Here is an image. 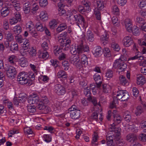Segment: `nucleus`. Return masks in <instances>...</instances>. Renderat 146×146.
Returning a JSON list of instances; mask_svg holds the SVG:
<instances>
[{
    "instance_id": "38",
    "label": "nucleus",
    "mask_w": 146,
    "mask_h": 146,
    "mask_svg": "<svg viewBox=\"0 0 146 146\" xmlns=\"http://www.w3.org/2000/svg\"><path fill=\"white\" fill-rule=\"evenodd\" d=\"M82 4L86 7L87 11L90 12L91 11V8L90 6V3L88 0H83Z\"/></svg>"
},
{
    "instance_id": "23",
    "label": "nucleus",
    "mask_w": 146,
    "mask_h": 146,
    "mask_svg": "<svg viewBox=\"0 0 146 146\" xmlns=\"http://www.w3.org/2000/svg\"><path fill=\"white\" fill-rule=\"evenodd\" d=\"M31 6V2H27L24 4L23 10L25 14H28L30 13Z\"/></svg>"
},
{
    "instance_id": "52",
    "label": "nucleus",
    "mask_w": 146,
    "mask_h": 146,
    "mask_svg": "<svg viewBox=\"0 0 146 146\" xmlns=\"http://www.w3.org/2000/svg\"><path fill=\"white\" fill-rule=\"evenodd\" d=\"M132 30V31L131 32H132L134 35L135 36L139 35V31L138 27L137 26L135 25L133 26Z\"/></svg>"
},
{
    "instance_id": "56",
    "label": "nucleus",
    "mask_w": 146,
    "mask_h": 146,
    "mask_svg": "<svg viewBox=\"0 0 146 146\" xmlns=\"http://www.w3.org/2000/svg\"><path fill=\"white\" fill-rule=\"evenodd\" d=\"M36 107L35 105H29L27 107L28 111L31 113H34L36 111Z\"/></svg>"
},
{
    "instance_id": "37",
    "label": "nucleus",
    "mask_w": 146,
    "mask_h": 146,
    "mask_svg": "<svg viewBox=\"0 0 146 146\" xmlns=\"http://www.w3.org/2000/svg\"><path fill=\"white\" fill-rule=\"evenodd\" d=\"M86 37L88 40L90 42H92L94 40V35L93 33L90 30L87 31Z\"/></svg>"
},
{
    "instance_id": "60",
    "label": "nucleus",
    "mask_w": 146,
    "mask_h": 146,
    "mask_svg": "<svg viewBox=\"0 0 146 146\" xmlns=\"http://www.w3.org/2000/svg\"><path fill=\"white\" fill-rule=\"evenodd\" d=\"M25 133L27 134H31L33 133V131L31 129L28 127H26L24 129Z\"/></svg>"
},
{
    "instance_id": "63",
    "label": "nucleus",
    "mask_w": 146,
    "mask_h": 146,
    "mask_svg": "<svg viewBox=\"0 0 146 146\" xmlns=\"http://www.w3.org/2000/svg\"><path fill=\"white\" fill-rule=\"evenodd\" d=\"M6 38L8 41L10 42L13 40V37L11 33H9L6 35Z\"/></svg>"
},
{
    "instance_id": "26",
    "label": "nucleus",
    "mask_w": 146,
    "mask_h": 146,
    "mask_svg": "<svg viewBox=\"0 0 146 146\" xmlns=\"http://www.w3.org/2000/svg\"><path fill=\"white\" fill-rule=\"evenodd\" d=\"M31 4V11L32 13L34 14L38 10L39 6L37 3L33 2H30Z\"/></svg>"
},
{
    "instance_id": "16",
    "label": "nucleus",
    "mask_w": 146,
    "mask_h": 146,
    "mask_svg": "<svg viewBox=\"0 0 146 146\" xmlns=\"http://www.w3.org/2000/svg\"><path fill=\"white\" fill-rule=\"evenodd\" d=\"M123 46L125 47H129L133 43L132 38L130 36H126L124 37L122 40Z\"/></svg>"
},
{
    "instance_id": "27",
    "label": "nucleus",
    "mask_w": 146,
    "mask_h": 146,
    "mask_svg": "<svg viewBox=\"0 0 146 146\" xmlns=\"http://www.w3.org/2000/svg\"><path fill=\"white\" fill-rule=\"evenodd\" d=\"M125 129H128L129 131H131L133 132H137L138 131V128L137 127L135 126L133 124L131 125L130 123L129 124H127L125 126Z\"/></svg>"
},
{
    "instance_id": "10",
    "label": "nucleus",
    "mask_w": 146,
    "mask_h": 146,
    "mask_svg": "<svg viewBox=\"0 0 146 146\" xmlns=\"http://www.w3.org/2000/svg\"><path fill=\"white\" fill-rule=\"evenodd\" d=\"M116 96L117 99L121 100V101L127 100L129 97L127 91L123 90L118 91L116 93Z\"/></svg>"
},
{
    "instance_id": "5",
    "label": "nucleus",
    "mask_w": 146,
    "mask_h": 146,
    "mask_svg": "<svg viewBox=\"0 0 146 146\" xmlns=\"http://www.w3.org/2000/svg\"><path fill=\"white\" fill-rule=\"evenodd\" d=\"M74 47H72L70 50L71 53L73 55L79 54L83 52H88L89 51V48L88 45L82 44L75 46L73 44Z\"/></svg>"
},
{
    "instance_id": "15",
    "label": "nucleus",
    "mask_w": 146,
    "mask_h": 146,
    "mask_svg": "<svg viewBox=\"0 0 146 146\" xmlns=\"http://www.w3.org/2000/svg\"><path fill=\"white\" fill-rule=\"evenodd\" d=\"M54 90L58 95H64L66 92L65 88L60 84L55 86Z\"/></svg>"
},
{
    "instance_id": "54",
    "label": "nucleus",
    "mask_w": 146,
    "mask_h": 146,
    "mask_svg": "<svg viewBox=\"0 0 146 146\" xmlns=\"http://www.w3.org/2000/svg\"><path fill=\"white\" fill-rule=\"evenodd\" d=\"M38 79L40 82L42 81L46 82L49 80V78L46 75H42L39 77Z\"/></svg>"
},
{
    "instance_id": "2",
    "label": "nucleus",
    "mask_w": 146,
    "mask_h": 146,
    "mask_svg": "<svg viewBox=\"0 0 146 146\" xmlns=\"http://www.w3.org/2000/svg\"><path fill=\"white\" fill-rule=\"evenodd\" d=\"M27 101L30 104L35 105L38 104V107L40 110H44L47 112L51 111L50 108L46 107L44 105L48 102L46 96H44L41 99H40L37 95L33 94L29 96Z\"/></svg>"
},
{
    "instance_id": "35",
    "label": "nucleus",
    "mask_w": 146,
    "mask_h": 146,
    "mask_svg": "<svg viewBox=\"0 0 146 146\" xmlns=\"http://www.w3.org/2000/svg\"><path fill=\"white\" fill-rule=\"evenodd\" d=\"M10 47V50L13 52L15 53L19 50L18 44L15 42L12 43Z\"/></svg>"
},
{
    "instance_id": "34",
    "label": "nucleus",
    "mask_w": 146,
    "mask_h": 146,
    "mask_svg": "<svg viewBox=\"0 0 146 146\" xmlns=\"http://www.w3.org/2000/svg\"><path fill=\"white\" fill-rule=\"evenodd\" d=\"M29 54L31 57H34L36 56V50L35 47L31 46H29Z\"/></svg>"
},
{
    "instance_id": "11",
    "label": "nucleus",
    "mask_w": 146,
    "mask_h": 146,
    "mask_svg": "<svg viewBox=\"0 0 146 146\" xmlns=\"http://www.w3.org/2000/svg\"><path fill=\"white\" fill-rule=\"evenodd\" d=\"M113 66L115 68L121 71H124L127 68V65L120 59L116 60L113 63Z\"/></svg>"
},
{
    "instance_id": "31",
    "label": "nucleus",
    "mask_w": 146,
    "mask_h": 146,
    "mask_svg": "<svg viewBox=\"0 0 146 146\" xmlns=\"http://www.w3.org/2000/svg\"><path fill=\"white\" fill-rule=\"evenodd\" d=\"M12 5L17 11H19L21 9L20 4L17 0H12Z\"/></svg>"
},
{
    "instance_id": "40",
    "label": "nucleus",
    "mask_w": 146,
    "mask_h": 146,
    "mask_svg": "<svg viewBox=\"0 0 146 146\" xmlns=\"http://www.w3.org/2000/svg\"><path fill=\"white\" fill-rule=\"evenodd\" d=\"M57 76L58 78H64L65 79H67L68 78L65 72L62 70L58 71L57 74Z\"/></svg>"
},
{
    "instance_id": "47",
    "label": "nucleus",
    "mask_w": 146,
    "mask_h": 146,
    "mask_svg": "<svg viewBox=\"0 0 146 146\" xmlns=\"http://www.w3.org/2000/svg\"><path fill=\"white\" fill-rule=\"evenodd\" d=\"M111 12L114 15H119V9L117 6H113L112 8Z\"/></svg>"
},
{
    "instance_id": "24",
    "label": "nucleus",
    "mask_w": 146,
    "mask_h": 146,
    "mask_svg": "<svg viewBox=\"0 0 146 146\" xmlns=\"http://www.w3.org/2000/svg\"><path fill=\"white\" fill-rule=\"evenodd\" d=\"M29 46H22L20 50L21 54L24 56H27L29 54Z\"/></svg>"
},
{
    "instance_id": "42",
    "label": "nucleus",
    "mask_w": 146,
    "mask_h": 146,
    "mask_svg": "<svg viewBox=\"0 0 146 146\" xmlns=\"http://www.w3.org/2000/svg\"><path fill=\"white\" fill-rule=\"evenodd\" d=\"M40 58H42L45 60L47 59L49 57L48 52L46 51H44L42 53L40 52L39 55Z\"/></svg>"
},
{
    "instance_id": "45",
    "label": "nucleus",
    "mask_w": 146,
    "mask_h": 146,
    "mask_svg": "<svg viewBox=\"0 0 146 146\" xmlns=\"http://www.w3.org/2000/svg\"><path fill=\"white\" fill-rule=\"evenodd\" d=\"M18 59L19 58L17 56L14 55H11L9 57L8 60L10 63L13 64L15 62H17Z\"/></svg>"
},
{
    "instance_id": "59",
    "label": "nucleus",
    "mask_w": 146,
    "mask_h": 146,
    "mask_svg": "<svg viewBox=\"0 0 146 146\" xmlns=\"http://www.w3.org/2000/svg\"><path fill=\"white\" fill-rule=\"evenodd\" d=\"M112 22L114 25L118 27L119 25V23L118 21L117 18L115 17H113L111 18Z\"/></svg>"
},
{
    "instance_id": "36",
    "label": "nucleus",
    "mask_w": 146,
    "mask_h": 146,
    "mask_svg": "<svg viewBox=\"0 0 146 146\" xmlns=\"http://www.w3.org/2000/svg\"><path fill=\"white\" fill-rule=\"evenodd\" d=\"M58 24V22L55 19H53L50 21L49 22V26L51 29H54L56 27Z\"/></svg>"
},
{
    "instance_id": "17",
    "label": "nucleus",
    "mask_w": 146,
    "mask_h": 146,
    "mask_svg": "<svg viewBox=\"0 0 146 146\" xmlns=\"http://www.w3.org/2000/svg\"><path fill=\"white\" fill-rule=\"evenodd\" d=\"M114 136L113 133H109L106 136L107 143L108 146H115L113 139Z\"/></svg>"
},
{
    "instance_id": "46",
    "label": "nucleus",
    "mask_w": 146,
    "mask_h": 146,
    "mask_svg": "<svg viewBox=\"0 0 146 146\" xmlns=\"http://www.w3.org/2000/svg\"><path fill=\"white\" fill-rule=\"evenodd\" d=\"M67 28V26L65 23L60 24L56 29V31L59 33L64 30Z\"/></svg>"
},
{
    "instance_id": "43",
    "label": "nucleus",
    "mask_w": 146,
    "mask_h": 146,
    "mask_svg": "<svg viewBox=\"0 0 146 146\" xmlns=\"http://www.w3.org/2000/svg\"><path fill=\"white\" fill-rule=\"evenodd\" d=\"M119 83L123 85H125L128 83V81L125 77L122 75L120 76L119 79Z\"/></svg>"
},
{
    "instance_id": "41",
    "label": "nucleus",
    "mask_w": 146,
    "mask_h": 146,
    "mask_svg": "<svg viewBox=\"0 0 146 146\" xmlns=\"http://www.w3.org/2000/svg\"><path fill=\"white\" fill-rule=\"evenodd\" d=\"M93 78L96 83L98 82L99 86H101L102 81H101V77L100 75L97 73H96L93 76Z\"/></svg>"
},
{
    "instance_id": "50",
    "label": "nucleus",
    "mask_w": 146,
    "mask_h": 146,
    "mask_svg": "<svg viewBox=\"0 0 146 146\" xmlns=\"http://www.w3.org/2000/svg\"><path fill=\"white\" fill-rule=\"evenodd\" d=\"M43 140L46 143L50 142L52 140V137L50 135L44 134L43 136Z\"/></svg>"
},
{
    "instance_id": "20",
    "label": "nucleus",
    "mask_w": 146,
    "mask_h": 146,
    "mask_svg": "<svg viewBox=\"0 0 146 146\" xmlns=\"http://www.w3.org/2000/svg\"><path fill=\"white\" fill-rule=\"evenodd\" d=\"M17 62L22 67L26 66H27L28 64V61L27 59L24 57H22L20 58H19Z\"/></svg>"
},
{
    "instance_id": "4",
    "label": "nucleus",
    "mask_w": 146,
    "mask_h": 146,
    "mask_svg": "<svg viewBox=\"0 0 146 146\" xmlns=\"http://www.w3.org/2000/svg\"><path fill=\"white\" fill-rule=\"evenodd\" d=\"M35 78V75L33 72L31 73L29 75L27 73L24 72H20L18 75L17 80L19 84H26L29 82L30 78L31 80H33Z\"/></svg>"
},
{
    "instance_id": "61",
    "label": "nucleus",
    "mask_w": 146,
    "mask_h": 146,
    "mask_svg": "<svg viewBox=\"0 0 146 146\" xmlns=\"http://www.w3.org/2000/svg\"><path fill=\"white\" fill-rule=\"evenodd\" d=\"M26 95L24 93L20 94L19 96V100L23 102L25 101L26 99Z\"/></svg>"
},
{
    "instance_id": "29",
    "label": "nucleus",
    "mask_w": 146,
    "mask_h": 146,
    "mask_svg": "<svg viewBox=\"0 0 146 146\" xmlns=\"http://www.w3.org/2000/svg\"><path fill=\"white\" fill-rule=\"evenodd\" d=\"M104 56L106 58H110L111 56V54L110 49L107 47H104L103 50Z\"/></svg>"
},
{
    "instance_id": "62",
    "label": "nucleus",
    "mask_w": 146,
    "mask_h": 146,
    "mask_svg": "<svg viewBox=\"0 0 146 146\" xmlns=\"http://www.w3.org/2000/svg\"><path fill=\"white\" fill-rule=\"evenodd\" d=\"M135 21L137 23L141 24L145 22V20L140 16H138L136 18Z\"/></svg>"
},
{
    "instance_id": "8",
    "label": "nucleus",
    "mask_w": 146,
    "mask_h": 146,
    "mask_svg": "<svg viewBox=\"0 0 146 146\" xmlns=\"http://www.w3.org/2000/svg\"><path fill=\"white\" fill-rule=\"evenodd\" d=\"M21 17L19 12H16L12 15L9 19V24L11 25H15L21 21Z\"/></svg>"
},
{
    "instance_id": "44",
    "label": "nucleus",
    "mask_w": 146,
    "mask_h": 146,
    "mask_svg": "<svg viewBox=\"0 0 146 146\" xmlns=\"http://www.w3.org/2000/svg\"><path fill=\"white\" fill-rule=\"evenodd\" d=\"M97 7L95 9H98L99 11H102L104 8V2L101 0H98L97 1Z\"/></svg>"
},
{
    "instance_id": "1",
    "label": "nucleus",
    "mask_w": 146,
    "mask_h": 146,
    "mask_svg": "<svg viewBox=\"0 0 146 146\" xmlns=\"http://www.w3.org/2000/svg\"><path fill=\"white\" fill-rule=\"evenodd\" d=\"M65 5L61 3H58V14L60 16L66 15L68 16L70 23L73 24L74 21L78 24H80L82 27H85L86 23L83 17L80 14L73 15V14H76L77 13L76 10L74 9H71L68 10L66 13V11L63 8Z\"/></svg>"
},
{
    "instance_id": "39",
    "label": "nucleus",
    "mask_w": 146,
    "mask_h": 146,
    "mask_svg": "<svg viewBox=\"0 0 146 146\" xmlns=\"http://www.w3.org/2000/svg\"><path fill=\"white\" fill-rule=\"evenodd\" d=\"M108 37L107 34L106 33H105L104 34L102 35L101 36L100 38L101 40L104 45H105L108 43Z\"/></svg>"
},
{
    "instance_id": "7",
    "label": "nucleus",
    "mask_w": 146,
    "mask_h": 146,
    "mask_svg": "<svg viewBox=\"0 0 146 146\" xmlns=\"http://www.w3.org/2000/svg\"><path fill=\"white\" fill-rule=\"evenodd\" d=\"M26 28L33 37L36 38L38 37V34L35 30V25L32 22H28L26 24Z\"/></svg>"
},
{
    "instance_id": "55",
    "label": "nucleus",
    "mask_w": 146,
    "mask_h": 146,
    "mask_svg": "<svg viewBox=\"0 0 146 146\" xmlns=\"http://www.w3.org/2000/svg\"><path fill=\"white\" fill-rule=\"evenodd\" d=\"M103 86V91L104 93H108L111 89V87L110 86L107 84H104Z\"/></svg>"
},
{
    "instance_id": "3",
    "label": "nucleus",
    "mask_w": 146,
    "mask_h": 146,
    "mask_svg": "<svg viewBox=\"0 0 146 146\" xmlns=\"http://www.w3.org/2000/svg\"><path fill=\"white\" fill-rule=\"evenodd\" d=\"M113 118L114 123L109 125V129L110 132H114L116 136H118L121 134V129L119 126L115 125V124L120 123L122 118L119 115L114 116Z\"/></svg>"
},
{
    "instance_id": "58",
    "label": "nucleus",
    "mask_w": 146,
    "mask_h": 146,
    "mask_svg": "<svg viewBox=\"0 0 146 146\" xmlns=\"http://www.w3.org/2000/svg\"><path fill=\"white\" fill-rule=\"evenodd\" d=\"M40 6L42 7H44L48 4L47 0H40L39 2Z\"/></svg>"
},
{
    "instance_id": "12",
    "label": "nucleus",
    "mask_w": 146,
    "mask_h": 146,
    "mask_svg": "<svg viewBox=\"0 0 146 146\" xmlns=\"http://www.w3.org/2000/svg\"><path fill=\"white\" fill-rule=\"evenodd\" d=\"M121 23L122 25L125 26L127 31L131 32L133 27L131 19L128 18H126L122 20Z\"/></svg>"
},
{
    "instance_id": "33",
    "label": "nucleus",
    "mask_w": 146,
    "mask_h": 146,
    "mask_svg": "<svg viewBox=\"0 0 146 146\" xmlns=\"http://www.w3.org/2000/svg\"><path fill=\"white\" fill-rule=\"evenodd\" d=\"M137 59H138L139 60H143V57L141 55H140V53L139 52L135 56L129 58L128 60V61H129L130 60H135Z\"/></svg>"
},
{
    "instance_id": "51",
    "label": "nucleus",
    "mask_w": 146,
    "mask_h": 146,
    "mask_svg": "<svg viewBox=\"0 0 146 146\" xmlns=\"http://www.w3.org/2000/svg\"><path fill=\"white\" fill-rule=\"evenodd\" d=\"M100 11L98 10V9H95L94 10V14L95 15L97 19L99 20L101 19V13Z\"/></svg>"
},
{
    "instance_id": "9",
    "label": "nucleus",
    "mask_w": 146,
    "mask_h": 146,
    "mask_svg": "<svg viewBox=\"0 0 146 146\" xmlns=\"http://www.w3.org/2000/svg\"><path fill=\"white\" fill-rule=\"evenodd\" d=\"M5 69L8 77L11 79L14 78L17 74L15 68L11 66L8 65L5 68Z\"/></svg>"
},
{
    "instance_id": "21",
    "label": "nucleus",
    "mask_w": 146,
    "mask_h": 146,
    "mask_svg": "<svg viewBox=\"0 0 146 146\" xmlns=\"http://www.w3.org/2000/svg\"><path fill=\"white\" fill-rule=\"evenodd\" d=\"M70 115L71 118L73 119H77L79 118L81 116V114L80 112V111H72L70 113Z\"/></svg>"
},
{
    "instance_id": "25",
    "label": "nucleus",
    "mask_w": 146,
    "mask_h": 146,
    "mask_svg": "<svg viewBox=\"0 0 146 146\" xmlns=\"http://www.w3.org/2000/svg\"><path fill=\"white\" fill-rule=\"evenodd\" d=\"M126 139L130 142H133L137 139V135L134 134H130L127 135Z\"/></svg>"
},
{
    "instance_id": "22",
    "label": "nucleus",
    "mask_w": 146,
    "mask_h": 146,
    "mask_svg": "<svg viewBox=\"0 0 146 146\" xmlns=\"http://www.w3.org/2000/svg\"><path fill=\"white\" fill-rule=\"evenodd\" d=\"M22 30V27L18 25L14 26L12 29L13 32L16 35H18L21 33Z\"/></svg>"
},
{
    "instance_id": "30",
    "label": "nucleus",
    "mask_w": 146,
    "mask_h": 146,
    "mask_svg": "<svg viewBox=\"0 0 146 146\" xmlns=\"http://www.w3.org/2000/svg\"><path fill=\"white\" fill-rule=\"evenodd\" d=\"M97 86H96L94 85V84L93 83L91 84L90 85V87L91 88L92 90V92L94 95L96 94V93L98 92H99L100 90L99 87L100 86H99L98 84H97ZM99 93H100V92H98Z\"/></svg>"
},
{
    "instance_id": "49",
    "label": "nucleus",
    "mask_w": 146,
    "mask_h": 146,
    "mask_svg": "<svg viewBox=\"0 0 146 146\" xmlns=\"http://www.w3.org/2000/svg\"><path fill=\"white\" fill-rule=\"evenodd\" d=\"M91 88L89 87H87L84 88V92L85 96L88 98L90 96L91 92L90 91Z\"/></svg>"
},
{
    "instance_id": "32",
    "label": "nucleus",
    "mask_w": 146,
    "mask_h": 146,
    "mask_svg": "<svg viewBox=\"0 0 146 146\" xmlns=\"http://www.w3.org/2000/svg\"><path fill=\"white\" fill-rule=\"evenodd\" d=\"M9 13V8L7 7H3L1 10V15L3 17L7 16Z\"/></svg>"
},
{
    "instance_id": "18",
    "label": "nucleus",
    "mask_w": 146,
    "mask_h": 146,
    "mask_svg": "<svg viewBox=\"0 0 146 146\" xmlns=\"http://www.w3.org/2000/svg\"><path fill=\"white\" fill-rule=\"evenodd\" d=\"M92 53L96 57H100L102 55L101 48L100 46H96L94 48Z\"/></svg>"
},
{
    "instance_id": "28",
    "label": "nucleus",
    "mask_w": 146,
    "mask_h": 146,
    "mask_svg": "<svg viewBox=\"0 0 146 146\" xmlns=\"http://www.w3.org/2000/svg\"><path fill=\"white\" fill-rule=\"evenodd\" d=\"M81 63L82 64V66L85 67L87 66L88 65V58L84 54H83L81 57Z\"/></svg>"
},
{
    "instance_id": "6",
    "label": "nucleus",
    "mask_w": 146,
    "mask_h": 146,
    "mask_svg": "<svg viewBox=\"0 0 146 146\" xmlns=\"http://www.w3.org/2000/svg\"><path fill=\"white\" fill-rule=\"evenodd\" d=\"M66 32H64L59 35L58 37V40L62 44L63 49L65 50H68L69 49L71 42L69 39H68L64 42L66 39Z\"/></svg>"
},
{
    "instance_id": "14",
    "label": "nucleus",
    "mask_w": 146,
    "mask_h": 146,
    "mask_svg": "<svg viewBox=\"0 0 146 146\" xmlns=\"http://www.w3.org/2000/svg\"><path fill=\"white\" fill-rule=\"evenodd\" d=\"M70 61L71 64L75 65L77 68H80L82 67V65L80 61L78 56H71L70 58Z\"/></svg>"
},
{
    "instance_id": "19",
    "label": "nucleus",
    "mask_w": 146,
    "mask_h": 146,
    "mask_svg": "<svg viewBox=\"0 0 146 146\" xmlns=\"http://www.w3.org/2000/svg\"><path fill=\"white\" fill-rule=\"evenodd\" d=\"M136 78L137 84L138 85H143L146 82L145 77L141 75H137Z\"/></svg>"
},
{
    "instance_id": "13",
    "label": "nucleus",
    "mask_w": 146,
    "mask_h": 146,
    "mask_svg": "<svg viewBox=\"0 0 146 146\" xmlns=\"http://www.w3.org/2000/svg\"><path fill=\"white\" fill-rule=\"evenodd\" d=\"M36 18L37 20L45 22L48 20V15L46 11L43 10L40 12L39 15L36 16Z\"/></svg>"
},
{
    "instance_id": "57",
    "label": "nucleus",
    "mask_w": 146,
    "mask_h": 146,
    "mask_svg": "<svg viewBox=\"0 0 146 146\" xmlns=\"http://www.w3.org/2000/svg\"><path fill=\"white\" fill-rule=\"evenodd\" d=\"M62 52L61 48L58 46H56L54 48V52L56 56L58 55Z\"/></svg>"
},
{
    "instance_id": "53",
    "label": "nucleus",
    "mask_w": 146,
    "mask_h": 146,
    "mask_svg": "<svg viewBox=\"0 0 146 146\" xmlns=\"http://www.w3.org/2000/svg\"><path fill=\"white\" fill-rule=\"evenodd\" d=\"M129 113V112L127 111L124 113L123 115L124 119L127 122L130 121L131 119V116Z\"/></svg>"
},
{
    "instance_id": "64",
    "label": "nucleus",
    "mask_w": 146,
    "mask_h": 146,
    "mask_svg": "<svg viewBox=\"0 0 146 146\" xmlns=\"http://www.w3.org/2000/svg\"><path fill=\"white\" fill-rule=\"evenodd\" d=\"M139 139L140 141L145 142L146 141V134L141 133L139 135Z\"/></svg>"
},
{
    "instance_id": "48",
    "label": "nucleus",
    "mask_w": 146,
    "mask_h": 146,
    "mask_svg": "<svg viewBox=\"0 0 146 146\" xmlns=\"http://www.w3.org/2000/svg\"><path fill=\"white\" fill-rule=\"evenodd\" d=\"M35 27L37 31L40 32L43 31L45 29V27L40 23H37L35 25Z\"/></svg>"
}]
</instances>
